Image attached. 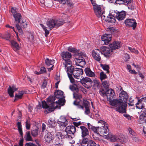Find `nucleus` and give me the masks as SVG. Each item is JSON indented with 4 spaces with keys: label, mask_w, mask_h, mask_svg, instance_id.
<instances>
[{
    "label": "nucleus",
    "mask_w": 146,
    "mask_h": 146,
    "mask_svg": "<svg viewBox=\"0 0 146 146\" xmlns=\"http://www.w3.org/2000/svg\"><path fill=\"white\" fill-rule=\"evenodd\" d=\"M68 50L72 52L75 53L79 56L78 58H76L75 60L77 65L82 67L85 65L86 64L85 59H86L87 57L85 52L80 51L79 50H77L71 46L68 47Z\"/></svg>",
    "instance_id": "f257e3e1"
},
{
    "label": "nucleus",
    "mask_w": 146,
    "mask_h": 146,
    "mask_svg": "<svg viewBox=\"0 0 146 146\" xmlns=\"http://www.w3.org/2000/svg\"><path fill=\"white\" fill-rule=\"evenodd\" d=\"M75 127L72 125L68 126L66 128L64 131L62 133H59L60 137L62 139L66 138L71 140L75 137L74 133L76 132Z\"/></svg>",
    "instance_id": "f03ea898"
},
{
    "label": "nucleus",
    "mask_w": 146,
    "mask_h": 146,
    "mask_svg": "<svg viewBox=\"0 0 146 146\" xmlns=\"http://www.w3.org/2000/svg\"><path fill=\"white\" fill-rule=\"evenodd\" d=\"M49 101L48 104L44 101H42V106L43 108L46 109L48 110L45 111V112L47 113L51 112L54 111L56 107L57 106H53V102L55 100V98L53 97V96L49 98Z\"/></svg>",
    "instance_id": "7ed1b4c3"
},
{
    "label": "nucleus",
    "mask_w": 146,
    "mask_h": 146,
    "mask_svg": "<svg viewBox=\"0 0 146 146\" xmlns=\"http://www.w3.org/2000/svg\"><path fill=\"white\" fill-rule=\"evenodd\" d=\"M62 58L64 61L63 62V64H67L72 62L70 59L72 58V54L68 52H63L61 54Z\"/></svg>",
    "instance_id": "20e7f679"
},
{
    "label": "nucleus",
    "mask_w": 146,
    "mask_h": 146,
    "mask_svg": "<svg viewBox=\"0 0 146 146\" xmlns=\"http://www.w3.org/2000/svg\"><path fill=\"white\" fill-rule=\"evenodd\" d=\"M98 122L101 123L102 124H104V126L100 127H98V134H100L106 137V135L105 134L108 133L109 131L108 127L107 126H105L106 123L104 121L102 120L99 121Z\"/></svg>",
    "instance_id": "39448f33"
},
{
    "label": "nucleus",
    "mask_w": 146,
    "mask_h": 146,
    "mask_svg": "<svg viewBox=\"0 0 146 146\" xmlns=\"http://www.w3.org/2000/svg\"><path fill=\"white\" fill-rule=\"evenodd\" d=\"M125 26L127 27H132L133 29H135L137 23L135 20L133 19H127L124 21Z\"/></svg>",
    "instance_id": "423d86ee"
},
{
    "label": "nucleus",
    "mask_w": 146,
    "mask_h": 146,
    "mask_svg": "<svg viewBox=\"0 0 146 146\" xmlns=\"http://www.w3.org/2000/svg\"><path fill=\"white\" fill-rule=\"evenodd\" d=\"M81 83L86 88H90L92 86L93 83L92 80L91 79L88 77H85L80 79Z\"/></svg>",
    "instance_id": "0eeeda50"
},
{
    "label": "nucleus",
    "mask_w": 146,
    "mask_h": 146,
    "mask_svg": "<svg viewBox=\"0 0 146 146\" xmlns=\"http://www.w3.org/2000/svg\"><path fill=\"white\" fill-rule=\"evenodd\" d=\"M101 54H103L106 58L109 57L111 55L113 51L107 47L102 46L100 47Z\"/></svg>",
    "instance_id": "6e6552de"
},
{
    "label": "nucleus",
    "mask_w": 146,
    "mask_h": 146,
    "mask_svg": "<svg viewBox=\"0 0 146 146\" xmlns=\"http://www.w3.org/2000/svg\"><path fill=\"white\" fill-rule=\"evenodd\" d=\"M101 51L99 49H96L94 50L92 52V55L93 59L97 61L100 62L101 60Z\"/></svg>",
    "instance_id": "1a4fd4ad"
},
{
    "label": "nucleus",
    "mask_w": 146,
    "mask_h": 146,
    "mask_svg": "<svg viewBox=\"0 0 146 146\" xmlns=\"http://www.w3.org/2000/svg\"><path fill=\"white\" fill-rule=\"evenodd\" d=\"M93 6L95 13L98 17H101L102 18L103 17H105V16L103 15V13H102L101 12V8L100 5L96 4L94 5H93Z\"/></svg>",
    "instance_id": "9d476101"
},
{
    "label": "nucleus",
    "mask_w": 146,
    "mask_h": 146,
    "mask_svg": "<svg viewBox=\"0 0 146 146\" xmlns=\"http://www.w3.org/2000/svg\"><path fill=\"white\" fill-rule=\"evenodd\" d=\"M127 106V105L125 103L121 102L116 108V110L120 113H126L125 108Z\"/></svg>",
    "instance_id": "9b49d317"
},
{
    "label": "nucleus",
    "mask_w": 146,
    "mask_h": 146,
    "mask_svg": "<svg viewBox=\"0 0 146 146\" xmlns=\"http://www.w3.org/2000/svg\"><path fill=\"white\" fill-rule=\"evenodd\" d=\"M82 106H84V108H85L84 113L85 114L88 115L90 113V102L87 100L83 99V100Z\"/></svg>",
    "instance_id": "f8f14e48"
},
{
    "label": "nucleus",
    "mask_w": 146,
    "mask_h": 146,
    "mask_svg": "<svg viewBox=\"0 0 146 146\" xmlns=\"http://www.w3.org/2000/svg\"><path fill=\"white\" fill-rule=\"evenodd\" d=\"M65 69H66V71L68 75L72 74V73L74 70V66L72 65V62L67 64H63Z\"/></svg>",
    "instance_id": "ddd939ff"
},
{
    "label": "nucleus",
    "mask_w": 146,
    "mask_h": 146,
    "mask_svg": "<svg viewBox=\"0 0 146 146\" xmlns=\"http://www.w3.org/2000/svg\"><path fill=\"white\" fill-rule=\"evenodd\" d=\"M106 90V96L108 100L110 101L113 100V96L115 94L114 90L111 89Z\"/></svg>",
    "instance_id": "4468645a"
},
{
    "label": "nucleus",
    "mask_w": 146,
    "mask_h": 146,
    "mask_svg": "<svg viewBox=\"0 0 146 146\" xmlns=\"http://www.w3.org/2000/svg\"><path fill=\"white\" fill-rule=\"evenodd\" d=\"M111 35L110 34H105L104 35L102 36L101 39L103 41L104 44H108L110 42L111 40Z\"/></svg>",
    "instance_id": "2eb2a0df"
},
{
    "label": "nucleus",
    "mask_w": 146,
    "mask_h": 146,
    "mask_svg": "<svg viewBox=\"0 0 146 146\" xmlns=\"http://www.w3.org/2000/svg\"><path fill=\"white\" fill-rule=\"evenodd\" d=\"M9 42L11 43V47L14 51L16 52L20 49L19 45L15 41L11 40H9Z\"/></svg>",
    "instance_id": "dca6fc26"
},
{
    "label": "nucleus",
    "mask_w": 146,
    "mask_h": 146,
    "mask_svg": "<svg viewBox=\"0 0 146 146\" xmlns=\"http://www.w3.org/2000/svg\"><path fill=\"white\" fill-rule=\"evenodd\" d=\"M58 123L60 126H64L65 127L68 124V121L65 117L63 116L60 117L58 119Z\"/></svg>",
    "instance_id": "f3484780"
},
{
    "label": "nucleus",
    "mask_w": 146,
    "mask_h": 146,
    "mask_svg": "<svg viewBox=\"0 0 146 146\" xmlns=\"http://www.w3.org/2000/svg\"><path fill=\"white\" fill-rule=\"evenodd\" d=\"M121 42L119 41H114L110 44L109 46L111 50H115L120 47Z\"/></svg>",
    "instance_id": "a211bd4d"
},
{
    "label": "nucleus",
    "mask_w": 146,
    "mask_h": 146,
    "mask_svg": "<svg viewBox=\"0 0 146 146\" xmlns=\"http://www.w3.org/2000/svg\"><path fill=\"white\" fill-rule=\"evenodd\" d=\"M18 88H16L15 86L13 85L11 86H9L8 89V92L9 96L11 97L14 96L13 93L17 90Z\"/></svg>",
    "instance_id": "6ab92c4d"
},
{
    "label": "nucleus",
    "mask_w": 146,
    "mask_h": 146,
    "mask_svg": "<svg viewBox=\"0 0 146 146\" xmlns=\"http://www.w3.org/2000/svg\"><path fill=\"white\" fill-rule=\"evenodd\" d=\"M80 128L81 129L82 137H84L89 135V131L88 129L84 126H80Z\"/></svg>",
    "instance_id": "aec40b11"
},
{
    "label": "nucleus",
    "mask_w": 146,
    "mask_h": 146,
    "mask_svg": "<svg viewBox=\"0 0 146 146\" xmlns=\"http://www.w3.org/2000/svg\"><path fill=\"white\" fill-rule=\"evenodd\" d=\"M82 73V70L81 69H78L77 70L74 69L72 75L75 78L78 79V77H79Z\"/></svg>",
    "instance_id": "412c9836"
},
{
    "label": "nucleus",
    "mask_w": 146,
    "mask_h": 146,
    "mask_svg": "<svg viewBox=\"0 0 146 146\" xmlns=\"http://www.w3.org/2000/svg\"><path fill=\"white\" fill-rule=\"evenodd\" d=\"M53 106H57L56 108L60 107V105L63 106L65 103V99L62 98L59 99L58 101L53 102Z\"/></svg>",
    "instance_id": "4be33fe9"
},
{
    "label": "nucleus",
    "mask_w": 146,
    "mask_h": 146,
    "mask_svg": "<svg viewBox=\"0 0 146 146\" xmlns=\"http://www.w3.org/2000/svg\"><path fill=\"white\" fill-rule=\"evenodd\" d=\"M126 15L125 12L122 11L117 13L115 15V17L118 20L121 21L125 18Z\"/></svg>",
    "instance_id": "5701e85b"
},
{
    "label": "nucleus",
    "mask_w": 146,
    "mask_h": 146,
    "mask_svg": "<svg viewBox=\"0 0 146 146\" xmlns=\"http://www.w3.org/2000/svg\"><path fill=\"white\" fill-rule=\"evenodd\" d=\"M119 97H120V100L122 101L121 102H124L127 101L128 95L126 92L123 91L120 94Z\"/></svg>",
    "instance_id": "b1692460"
},
{
    "label": "nucleus",
    "mask_w": 146,
    "mask_h": 146,
    "mask_svg": "<svg viewBox=\"0 0 146 146\" xmlns=\"http://www.w3.org/2000/svg\"><path fill=\"white\" fill-rule=\"evenodd\" d=\"M106 137L107 139H110L111 142L117 141L119 139V138L116 135H113L111 133H108L106 135Z\"/></svg>",
    "instance_id": "393cba45"
},
{
    "label": "nucleus",
    "mask_w": 146,
    "mask_h": 146,
    "mask_svg": "<svg viewBox=\"0 0 146 146\" xmlns=\"http://www.w3.org/2000/svg\"><path fill=\"white\" fill-rule=\"evenodd\" d=\"M44 138L46 142L48 143L52 142L54 139L53 135L50 133H47L45 135Z\"/></svg>",
    "instance_id": "a878e982"
},
{
    "label": "nucleus",
    "mask_w": 146,
    "mask_h": 146,
    "mask_svg": "<svg viewBox=\"0 0 146 146\" xmlns=\"http://www.w3.org/2000/svg\"><path fill=\"white\" fill-rule=\"evenodd\" d=\"M55 23V20L52 19L47 21L46 24L50 30L56 27V23Z\"/></svg>",
    "instance_id": "bb28decb"
},
{
    "label": "nucleus",
    "mask_w": 146,
    "mask_h": 146,
    "mask_svg": "<svg viewBox=\"0 0 146 146\" xmlns=\"http://www.w3.org/2000/svg\"><path fill=\"white\" fill-rule=\"evenodd\" d=\"M141 99L138 100L137 102L135 104L136 107L138 109L143 110L145 108V105Z\"/></svg>",
    "instance_id": "cd10ccee"
},
{
    "label": "nucleus",
    "mask_w": 146,
    "mask_h": 146,
    "mask_svg": "<svg viewBox=\"0 0 146 146\" xmlns=\"http://www.w3.org/2000/svg\"><path fill=\"white\" fill-rule=\"evenodd\" d=\"M63 96V92L60 90H57L54 93V96L53 97H54L55 99L56 98L57 99H59L62 98Z\"/></svg>",
    "instance_id": "c85d7f7f"
},
{
    "label": "nucleus",
    "mask_w": 146,
    "mask_h": 146,
    "mask_svg": "<svg viewBox=\"0 0 146 146\" xmlns=\"http://www.w3.org/2000/svg\"><path fill=\"white\" fill-rule=\"evenodd\" d=\"M81 92V90H80L79 91L74 92L73 94L74 98H75L76 100L79 99L78 101H81L80 100V99L82 98V96L80 94Z\"/></svg>",
    "instance_id": "c756f323"
},
{
    "label": "nucleus",
    "mask_w": 146,
    "mask_h": 146,
    "mask_svg": "<svg viewBox=\"0 0 146 146\" xmlns=\"http://www.w3.org/2000/svg\"><path fill=\"white\" fill-rule=\"evenodd\" d=\"M84 71L86 74L88 76L93 77L95 76V74L91 70L90 68H86Z\"/></svg>",
    "instance_id": "7c9ffc66"
},
{
    "label": "nucleus",
    "mask_w": 146,
    "mask_h": 146,
    "mask_svg": "<svg viewBox=\"0 0 146 146\" xmlns=\"http://www.w3.org/2000/svg\"><path fill=\"white\" fill-rule=\"evenodd\" d=\"M110 105L113 106H117L119 104H120L121 101H119L118 99L114 100L113 98L111 100L109 101Z\"/></svg>",
    "instance_id": "2f4dec72"
},
{
    "label": "nucleus",
    "mask_w": 146,
    "mask_h": 146,
    "mask_svg": "<svg viewBox=\"0 0 146 146\" xmlns=\"http://www.w3.org/2000/svg\"><path fill=\"white\" fill-rule=\"evenodd\" d=\"M24 93V91H21L19 92L18 94H16L15 97V100L14 101H15L19 99H21Z\"/></svg>",
    "instance_id": "473e14b6"
},
{
    "label": "nucleus",
    "mask_w": 146,
    "mask_h": 146,
    "mask_svg": "<svg viewBox=\"0 0 146 146\" xmlns=\"http://www.w3.org/2000/svg\"><path fill=\"white\" fill-rule=\"evenodd\" d=\"M13 16L15 19V22L18 23H20L21 20L22 19V17L20 13H18L16 15H14Z\"/></svg>",
    "instance_id": "72a5a7b5"
},
{
    "label": "nucleus",
    "mask_w": 146,
    "mask_h": 146,
    "mask_svg": "<svg viewBox=\"0 0 146 146\" xmlns=\"http://www.w3.org/2000/svg\"><path fill=\"white\" fill-rule=\"evenodd\" d=\"M47 124L49 127H55L56 125V122L52 118H50V119H49L48 121Z\"/></svg>",
    "instance_id": "f704fd0d"
},
{
    "label": "nucleus",
    "mask_w": 146,
    "mask_h": 146,
    "mask_svg": "<svg viewBox=\"0 0 146 146\" xmlns=\"http://www.w3.org/2000/svg\"><path fill=\"white\" fill-rule=\"evenodd\" d=\"M24 138L26 141H32V138L30 132L29 131L26 132Z\"/></svg>",
    "instance_id": "c9c22d12"
},
{
    "label": "nucleus",
    "mask_w": 146,
    "mask_h": 146,
    "mask_svg": "<svg viewBox=\"0 0 146 146\" xmlns=\"http://www.w3.org/2000/svg\"><path fill=\"white\" fill-rule=\"evenodd\" d=\"M115 1L114 2L120 5L123 4L125 3H130L131 0H115Z\"/></svg>",
    "instance_id": "e433bc0d"
},
{
    "label": "nucleus",
    "mask_w": 146,
    "mask_h": 146,
    "mask_svg": "<svg viewBox=\"0 0 146 146\" xmlns=\"http://www.w3.org/2000/svg\"><path fill=\"white\" fill-rule=\"evenodd\" d=\"M88 127L89 129H91L94 131V132L96 133H98V127H95L91 125V124L89 123H87Z\"/></svg>",
    "instance_id": "4c0bfd02"
},
{
    "label": "nucleus",
    "mask_w": 146,
    "mask_h": 146,
    "mask_svg": "<svg viewBox=\"0 0 146 146\" xmlns=\"http://www.w3.org/2000/svg\"><path fill=\"white\" fill-rule=\"evenodd\" d=\"M17 126L18 128V129L19 131V133L21 135V137H23V132L22 128V125L21 123L20 122H18L17 123Z\"/></svg>",
    "instance_id": "58836bf2"
},
{
    "label": "nucleus",
    "mask_w": 146,
    "mask_h": 146,
    "mask_svg": "<svg viewBox=\"0 0 146 146\" xmlns=\"http://www.w3.org/2000/svg\"><path fill=\"white\" fill-rule=\"evenodd\" d=\"M105 18V17H104V19H105L106 21H107L108 22H115V19L113 18V16L112 15H109V16H108L106 19Z\"/></svg>",
    "instance_id": "ea45409f"
},
{
    "label": "nucleus",
    "mask_w": 146,
    "mask_h": 146,
    "mask_svg": "<svg viewBox=\"0 0 146 146\" xmlns=\"http://www.w3.org/2000/svg\"><path fill=\"white\" fill-rule=\"evenodd\" d=\"M70 88L72 91L74 92L79 91V89L77 87V86L75 84H74L72 86H70Z\"/></svg>",
    "instance_id": "a19ab883"
},
{
    "label": "nucleus",
    "mask_w": 146,
    "mask_h": 146,
    "mask_svg": "<svg viewBox=\"0 0 146 146\" xmlns=\"http://www.w3.org/2000/svg\"><path fill=\"white\" fill-rule=\"evenodd\" d=\"M81 101H78V100H76L74 102L73 104L77 106V108L79 109H82V110L84 109V106L80 105V102Z\"/></svg>",
    "instance_id": "79ce46f5"
},
{
    "label": "nucleus",
    "mask_w": 146,
    "mask_h": 146,
    "mask_svg": "<svg viewBox=\"0 0 146 146\" xmlns=\"http://www.w3.org/2000/svg\"><path fill=\"white\" fill-rule=\"evenodd\" d=\"M54 60H50L48 58H47L45 61L46 64L48 66H49L50 65H52L54 63Z\"/></svg>",
    "instance_id": "37998d69"
},
{
    "label": "nucleus",
    "mask_w": 146,
    "mask_h": 146,
    "mask_svg": "<svg viewBox=\"0 0 146 146\" xmlns=\"http://www.w3.org/2000/svg\"><path fill=\"white\" fill-rule=\"evenodd\" d=\"M40 25L45 31L44 34L45 36L46 37H47L49 33V31L44 26V25L42 24H40Z\"/></svg>",
    "instance_id": "c03bdc74"
},
{
    "label": "nucleus",
    "mask_w": 146,
    "mask_h": 146,
    "mask_svg": "<svg viewBox=\"0 0 146 146\" xmlns=\"http://www.w3.org/2000/svg\"><path fill=\"white\" fill-rule=\"evenodd\" d=\"M118 140H120L121 143H125L127 141V140L126 138H125L124 136L123 135H120L118 137Z\"/></svg>",
    "instance_id": "a18cd8bd"
},
{
    "label": "nucleus",
    "mask_w": 146,
    "mask_h": 146,
    "mask_svg": "<svg viewBox=\"0 0 146 146\" xmlns=\"http://www.w3.org/2000/svg\"><path fill=\"white\" fill-rule=\"evenodd\" d=\"M93 83L94 84L93 86L95 87V88H98L100 87V82L99 80L96 79L94 80H93Z\"/></svg>",
    "instance_id": "49530a36"
},
{
    "label": "nucleus",
    "mask_w": 146,
    "mask_h": 146,
    "mask_svg": "<svg viewBox=\"0 0 146 146\" xmlns=\"http://www.w3.org/2000/svg\"><path fill=\"white\" fill-rule=\"evenodd\" d=\"M87 146H100L99 145L97 144L96 143L92 140H90L88 141Z\"/></svg>",
    "instance_id": "de8ad7c7"
},
{
    "label": "nucleus",
    "mask_w": 146,
    "mask_h": 146,
    "mask_svg": "<svg viewBox=\"0 0 146 146\" xmlns=\"http://www.w3.org/2000/svg\"><path fill=\"white\" fill-rule=\"evenodd\" d=\"M55 23H56V27H58L60 25H62L63 24L64 22L62 20H55Z\"/></svg>",
    "instance_id": "09e8293b"
},
{
    "label": "nucleus",
    "mask_w": 146,
    "mask_h": 146,
    "mask_svg": "<svg viewBox=\"0 0 146 146\" xmlns=\"http://www.w3.org/2000/svg\"><path fill=\"white\" fill-rule=\"evenodd\" d=\"M102 82V85L106 90H107L109 86L108 82L107 81H104Z\"/></svg>",
    "instance_id": "8fccbe9b"
},
{
    "label": "nucleus",
    "mask_w": 146,
    "mask_h": 146,
    "mask_svg": "<svg viewBox=\"0 0 146 146\" xmlns=\"http://www.w3.org/2000/svg\"><path fill=\"white\" fill-rule=\"evenodd\" d=\"M145 117V116L141 114V115L139 119V122L140 123H145V120H146V119H144V117Z\"/></svg>",
    "instance_id": "3c124183"
},
{
    "label": "nucleus",
    "mask_w": 146,
    "mask_h": 146,
    "mask_svg": "<svg viewBox=\"0 0 146 146\" xmlns=\"http://www.w3.org/2000/svg\"><path fill=\"white\" fill-rule=\"evenodd\" d=\"M128 130L129 133L134 138V136H135L136 135V133L132 130L131 128L129 127L127 128Z\"/></svg>",
    "instance_id": "603ef678"
},
{
    "label": "nucleus",
    "mask_w": 146,
    "mask_h": 146,
    "mask_svg": "<svg viewBox=\"0 0 146 146\" xmlns=\"http://www.w3.org/2000/svg\"><path fill=\"white\" fill-rule=\"evenodd\" d=\"M107 77V76L106 74H104L103 72H102L100 73V78L102 81L103 80H104Z\"/></svg>",
    "instance_id": "864d4df0"
},
{
    "label": "nucleus",
    "mask_w": 146,
    "mask_h": 146,
    "mask_svg": "<svg viewBox=\"0 0 146 146\" xmlns=\"http://www.w3.org/2000/svg\"><path fill=\"white\" fill-rule=\"evenodd\" d=\"M129 100H128L127 103L129 106H133L134 105V100L132 97H130L129 99Z\"/></svg>",
    "instance_id": "5fc2aeb1"
},
{
    "label": "nucleus",
    "mask_w": 146,
    "mask_h": 146,
    "mask_svg": "<svg viewBox=\"0 0 146 146\" xmlns=\"http://www.w3.org/2000/svg\"><path fill=\"white\" fill-rule=\"evenodd\" d=\"M101 66L104 70L107 71V73L109 72V67L108 65H103V64H101Z\"/></svg>",
    "instance_id": "6e6d98bb"
},
{
    "label": "nucleus",
    "mask_w": 146,
    "mask_h": 146,
    "mask_svg": "<svg viewBox=\"0 0 146 146\" xmlns=\"http://www.w3.org/2000/svg\"><path fill=\"white\" fill-rule=\"evenodd\" d=\"M88 139L87 138H84L82 140V141L81 143V146H84V145H85L88 143Z\"/></svg>",
    "instance_id": "4d7b16f0"
},
{
    "label": "nucleus",
    "mask_w": 146,
    "mask_h": 146,
    "mask_svg": "<svg viewBox=\"0 0 146 146\" xmlns=\"http://www.w3.org/2000/svg\"><path fill=\"white\" fill-rule=\"evenodd\" d=\"M3 38L6 39V40H9L10 38V35L8 33H7L5 34L3 36Z\"/></svg>",
    "instance_id": "13d9d810"
},
{
    "label": "nucleus",
    "mask_w": 146,
    "mask_h": 146,
    "mask_svg": "<svg viewBox=\"0 0 146 146\" xmlns=\"http://www.w3.org/2000/svg\"><path fill=\"white\" fill-rule=\"evenodd\" d=\"M38 131L37 129L33 130L31 131V134L34 137H36L38 135Z\"/></svg>",
    "instance_id": "bf43d9fd"
},
{
    "label": "nucleus",
    "mask_w": 146,
    "mask_h": 146,
    "mask_svg": "<svg viewBox=\"0 0 146 146\" xmlns=\"http://www.w3.org/2000/svg\"><path fill=\"white\" fill-rule=\"evenodd\" d=\"M123 58L124 59V61H126L130 58V56L128 54H124Z\"/></svg>",
    "instance_id": "052dcab7"
},
{
    "label": "nucleus",
    "mask_w": 146,
    "mask_h": 146,
    "mask_svg": "<svg viewBox=\"0 0 146 146\" xmlns=\"http://www.w3.org/2000/svg\"><path fill=\"white\" fill-rule=\"evenodd\" d=\"M100 94L102 96H106V90H105L104 89H102L100 92Z\"/></svg>",
    "instance_id": "680f3d73"
},
{
    "label": "nucleus",
    "mask_w": 146,
    "mask_h": 146,
    "mask_svg": "<svg viewBox=\"0 0 146 146\" xmlns=\"http://www.w3.org/2000/svg\"><path fill=\"white\" fill-rule=\"evenodd\" d=\"M41 74L46 73V69L44 67H41L40 71Z\"/></svg>",
    "instance_id": "e2e57ef3"
},
{
    "label": "nucleus",
    "mask_w": 146,
    "mask_h": 146,
    "mask_svg": "<svg viewBox=\"0 0 146 146\" xmlns=\"http://www.w3.org/2000/svg\"><path fill=\"white\" fill-rule=\"evenodd\" d=\"M11 11L13 16L14 15H16L17 13H18L17 12L15 9L13 7H12L11 8Z\"/></svg>",
    "instance_id": "0e129e2a"
},
{
    "label": "nucleus",
    "mask_w": 146,
    "mask_h": 146,
    "mask_svg": "<svg viewBox=\"0 0 146 146\" xmlns=\"http://www.w3.org/2000/svg\"><path fill=\"white\" fill-rule=\"evenodd\" d=\"M72 75V74H71V75H68V76L70 79V81L71 82L73 83H74L75 80H74V78L73 77Z\"/></svg>",
    "instance_id": "69168bd1"
},
{
    "label": "nucleus",
    "mask_w": 146,
    "mask_h": 146,
    "mask_svg": "<svg viewBox=\"0 0 146 146\" xmlns=\"http://www.w3.org/2000/svg\"><path fill=\"white\" fill-rule=\"evenodd\" d=\"M26 127L27 129H29L30 128V125L29 123V121L27 120L26 122Z\"/></svg>",
    "instance_id": "338daca9"
},
{
    "label": "nucleus",
    "mask_w": 146,
    "mask_h": 146,
    "mask_svg": "<svg viewBox=\"0 0 146 146\" xmlns=\"http://www.w3.org/2000/svg\"><path fill=\"white\" fill-rule=\"evenodd\" d=\"M25 146H36V145L33 144L32 143L29 142V143H26L25 145Z\"/></svg>",
    "instance_id": "774afa93"
}]
</instances>
